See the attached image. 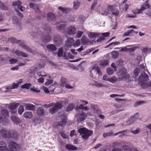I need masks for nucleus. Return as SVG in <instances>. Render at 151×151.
Segmentation results:
<instances>
[{
	"label": "nucleus",
	"instance_id": "obj_1",
	"mask_svg": "<svg viewBox=\"0 0 151 151\" xmlns=\"http://www.w3.org/2000/svg\"><path fill=\"white\" fill-rule=\"evenodd\" d=\"M63 102V101H60L56 103H51L48 104H45L44 105V107L46 108H48L53 106L49 110L50 113L52 114H53L57 112L59 109L62 108Z\"/></svg>",
	"mask_w": 151,
	"mask_h": 151
},
{
	"label": "nucleus",
	"instance_id": "obj_2",
	"mask_svg": "<svg viewBox=\"0 0 151 151\" xmlns=\"http://www.w3.org/2000/svg\"><path fill=\"white\" fill-rule=\"evenodd\" d=\"M78 132L80 135H82V137L85 139H87L90 136L92 135L93 133L92 130H89L84 127L80 128Z\"/></svg>",
	"mask_w": 151,
	"mask_h": 151
},
{
	"label": "nucleus",
	"instance_id": "obj_3",
	"mask_svg": "<svg viewBox=\"0 0 151 151\" xmlns=\"http://www.w3.org/2000/svg\"><path fill=\"white\" fill-rule=\"evenodd\" d=\"M87 117V114L82 111L81 112H76L75 116V118L77 121L79 122H81L85 120Z\"/></svg>",
	"mask_w": 151,
	"mask_h": 151
},
{
	"label": "nucleus",
	"instance_id": "obj_4",
	"mask_svg": "<svg viewBox=\"0 0 151 151\" xmlns=\"http://www.w3.org/2000/svg\"><path fill=\"white\" fill-rule=\"evenodd\" d=\"M127 70L124 67H122L119 70V71L117 73V75L119 76H123L122 80L123 79H128L130 77L129 74L127 73Z\"/></svg>",
	"mask_w": 151,
	"mask_h": 151
},
{
	"label": "nucleus",
	"instance_id": "obj_5",
	"mask_svg": "<svg viewBox=\"0 0 151 151\" xmlns=\"http://www.w3.org/2000/svg\"><path fill=\"white\" fill-rule=\"evenodd\" d=\"M53 42L57 46H60L63 42L61 36L58 34H56L54 35Z\"/></svg>",
	"mask_w": 151,
	"mask_h": 151
},
{
	"label": "nucleus",
	"instance_id": "obj_6",
	"mask_svg": "<svg viewBox=\"0 0 151 151\" xmlns=\"http://www.w3.org/2000/svg\"><path fill=\"white\" fill-rule=\"evenodd\" d=\"M9 147L10 150L11 151H19L20 150L19 145L14 142H10Z\"/></svg>",
	"mask_w": 151,
	"mask_h": 151
},
{
	"label": "nucleus",
	"instance_id": "obj_7",
	"mask_svg": "<svg viewBox=\"0 0 151 151\" xmlns=\"http://www.w3.org/2000/svg\"><path fill=\"white\" fill-rule=\"evenodd\" d=\"M18 137V134L16 131L12 129L9 130L8 139H12L14 140H17Z\"/></svg>",
	"mask_w": 151,
	"mask_h": 151
},
{
	"label": "nucleus",
	"instance_id": "obj_8",
	"mask_svg": "<svg viewBox=\"0 0 151 151\" xmlns=\"http://www.w3.org/2000/svg\"><path fill=\"white\" fill-rule=\"evenodd\" d=\"M76 29L73 26H70L68 27L66 31V33L70 35H74L76 33Z\"/></svg>",
	"mask_w": 151,
	"mask_h": 151
},
{
	"label": "nucleus",
	"instance_id": "obj_9",
	"mask_svg": "<svg viewBox=\"0 0 151 151\" xmlns=\"http://www.w3.org/2000/svg\"><path fill=\"white\" fill-rule=\"evenodd\" d=\"M74 42V40L72 37H69L67 39L65 44L64 48L66 50H67L68 49L70 48L73 45Z\"/></svg>",
	"mask_w": 151,
	"mask_h": 151
},
{
	"label": "nucleus",
	"instance_id": "obj_10",
	"mask_svg": "<svg viewBox=\"0 0 151 151\" xmlns=\"http://www.w3.org/2000/svg\"><path fill=\"white\" fill-rule=\"evenodd\" d=\"M42 41L44 43H47L50 41L51 40V36L48 32L43 35L41 37Z\"/></svg>",
	"mask_w": 151,
	"mask_h": 151
},
{
	"label": "nucleus",
	"instance_id": "obj_11",
	"mask_svg": "<svg viewBox=\"0 0 151 151\" xmlns=\"http://www.w3.org/2000/svg\"><path fill=\"white\" fill-rule=\"evenodd\" d=\"M66 120V117L64 115L63 118H62L61 121L57 123L56 125V127L57 128H59L60 126L61 127H64L65 124Z\"/></svg>",
	"mask_w": 151,
	"mask_h": 151
},
{
	"label": "nucleus",
	"instance_id": "obj_12",
	"mask_svg": "<svg viewBox=\"0 0 151 151\" xmlns=\"http://www.w3.org/2000/svg\"><path fill=\"white\" fill-rule=\"evenodd\" d=\"M112 6L111 5H108L106 9L102 8L101 12V13L102 15H107L109 14L110 11L112 8Z\"/></svg>",
	"mask_w": 151,
	"mask_h": 151
},
{
	"label": "nucleus",
	"instance_id": "obj_13",
	"mask_svg": "<svg viewBox=\"0 0 151 151\" xmlns=\"http://www.w3.org/2000/svg\"><path fill=\"white\" fill-rule=\"evenodd\" d=\"M19 105L18 103L12 104L9 106V108L11 110L12 114H15L16 113L17 111L16 109L17 107Z\"/></svg>",
	"mask_w": 151,
	"mask_h": 151
},
{
	"label": "nucleus",
	"instance_id": "obj_14",
	"mask_svg": "<svg viewBox=\"0 0 151 151\" xmlns=\"http://www.w3.org/2000/svg\"><path fill=\"white\" fill-rule=\"evenodd\" d=\"M148 75L144 72L141 74L139 78V80L141 82H143L145 81H147L148 79Z\"/></svg>",
	"mask_w": 151,
	"mask_h": 151
},
{
	"label": "nucleus",
	"instance_id": "obj_15",
	"mask_svg": "<svg viewBox=\"0 0 151 151\" xmlns=\"http://www.w3.org/2000/svg\"><path fill=\"white\" fill-rule=\"evenodd\" d=\"M19 46L27 50V51L30 53L32 52V50L31 48L29 46L27 45L22 41H21L20 43H19Z\"/></svg>",
	"mask_w": 151,
	"mask_h": 151
},
{
	"label": "nucleus",
	"instance_id": "obj_16",
	"mask_svg": "<svg viewBox=\"0 0 151 151\" xmlns=\"http://www.w3.org/2000/svg\"><path fill=\"white\" fill-rule=\"evenodd\" d=\"M137 115V113H136L133 116H131L129 118L127 121V124L130 125L133 124L137 119V117L136 116Z\"/></svg>",
	"mask_w": 151,
	"mask_h": 151
},
{
	"label": "nucleus",
	"instance_id": "obj_17",
	"mask_svg": "<svg viewBox=\"0 0 151 151\" xmlns=\"http://www.w3.org/2000/svg\"><path fill=\"white\" fill-rule=\"evenodd\" d=\"M1 135L4 138H8L9 134V130H7L5 128H1L0 131Z\"/></svg>",
	"mask_w": 151,
	"mask_h": 151
},
{
	"label": "nucleus",
	"instance_id": "obj_18",
	"mask_svg": "<svg viewBox=\"0 0 151 151\" xmlns=\"http://www.w3.org/2000/svg\"><path fill=\"white\" fill-rule=\"evenodd\" d=\"M11 118L12 122L16 124L19 125L21 122V120L15 116H11Z\"/></svg>",
	"mask_w": 151,
	"mask_h": 151
},
{
	"label": "nucleus",
	"instance_id": "obj_19",
	"mask_svg": "<svg viewBox=\"0 0 151 151\" xmlns=\"http://www.w3.org/2000/svg\"><path fill=\"white\" fill-rule=\"evenodd\" d=\"M46 48L48 51L50 52L55 51L57 49L55 45L53 44L47 45L46 46Z\"/></svg>",
	"mask_w": 151,
	"mask_h": 151
},
{
	"label": "nucleus",
	"instance_id": "obj_20",
	"mask_svg": "<svg viewBox=\"0 0 151 151\" xmlns=\"http://www.w3.org/2000/svg\"><path fill=\"white\" fill-rule=\"evenodd\" d=\"M91 107L93 110L94 112L99 114L101 113V111L100 109L99 106L96 105L91 104Z\"/></svg>",
	"mask_w": 151,
	"mask_h": 151
},
{
	"label": "nucleus",
	"instance_id": "obj_21",
	"mask_svg": "<svg viewBox=\"0 0 151 151\" xmlns=\"http://www.w3.org/2000/svg\"><path fill=\"white\" fill-rule=\"evenodd\" d=\"M0 151H9L6 144L4 142H0Z\"/></svg>",
	"mask_w": 151,
	"mask_h": 151
},
{
	"label": "nucleus",
	"instance_id": "obj_22",
	"mask_svg": "<svg viewBox=\"0 0 151 151\" xmlns=\"http://www.w3.org/2000/svg\"><path fill=\"white\" fill-rule=\"evenodd\" d=\"M122 151H137L136 148H133L132 149L129 146L124 145L122 147Z\"/></svg>",
	"mask_w": 151,
	"mask_h": 151
},
{
	"label": "nucleus",
	"instance_id": "obj_23",
	"mask_svg": "<svg viewBox=\"0 0 151 151\" xmlns=\"http://www.w3.org/2000/svg\"><path fill=\"white\" fill-rule=\"evenodd\" d=\"M122 78L120 77L117 78L115 76H114L111 78H109L108 81L114 83L116 82L122 80Z\"/></svg>",
	"mask_w": 151,
	"mask_h": 151
},
{
	"label": "nucleus",
	"instance_id": "obj_24",
	"mask_svg": "<svg viewBox=\"0 0 151 151\" xmlns=\"http://www.w3.org/2000/svg\"><path fill=\"white\" fill-rule=\"evenodd\" d=\"M58 9L61 10L63 13L65 14H68L71 11V9L70 8H68L66 7H63L61 6H60Z\"/></svg>",
	"mask_w": 151,
	"mask_h": 151
},
{
	"label": "nucleus",
	"instance_id": "obj_25",
	"mask_svg": "<svg viewBox=\"0 0 151 151\" xmlns=\"http://www.w3.org/2000/svg\"><path fill=\"white\" fill-rule=\"evenodd\" d=\"M37 115L40 116H42L45 114V111L42 107H39L37 110Z\"/></svg>",
	"mask_w": 151,
	"mask_h": 151
},
{
	"label": "nucleus",
	"instance_id": "obj_26",
	"mask_svg": "<svg viewBox=\"0 0 151 151\" xmlns=\"http://www.w3.org/2000/svg\"><path fill=\"white\" fill-rule=\"evenodd\" d=\"M65 148L69 150H75L78 149V147L70 144H67Z\"/></svg>",
	"mask_w": 151,
	"mask_h": 151
},
{
	"label": "nucleus",
	"instance_id": "obj_27",
	"mask_svg": "<svg viewBox=\"0 0 151 151\" xmlns=\"http://www.w3.org/2000/svg\"><path fill=\"white\" fill-rule=\"evenodd\" d=\"M1 114L3 115V116L0 117V119L2 120V119L4 118L6 116H8V112L7 110L5 109H3L1 110Z\"/></svg>",
	"mask_w": 151,
	"mask_h": 151
},
{
	"label": "nucleus",
	"instance_id": "obj_28",
	"mask_svg": "<svg viewBox=\"0 0 151 151\" xmlns=\"http://www.w3.org/2000/svg\"><path fill=\"white\" fill-rule=\"evenodd\" d=\"M25 108L27 110H34L35 108V106L31 104H25Z\"/></svg>",
	"mask_w": 151,
	"mask_h": 151
},
{
	"label": "nucleus",
	"instance_id": "obj_29",
	"mask_svg": "<svg viewBox=\"0 0 151 151\" xmlns=\"http://www.w3.org/2000/svg\"><path fill=\"white\" fill-rule=\"evenodd\" d=\"M48 19L51 20L52 21H55L56 20L55 16L54 14L52 13H49L47 14Z\"/></svg>",
	"mask_w": 151,
	"mask_h": 151
},
{
	"label": "nucleus",
	"instance_id": "obj_30",
	"mask_svg": "<svg viewBox=\"0 0 151 151\" xmlns=\"http://www.w3.org/2000/svg\"><path fill=\"white\" fill-rule=\"evenodd\" d=\"M8 41L14 43L15 42L16 43H18L19 45L21 40H17L14 37L9 38L8 39Z\"/></svg>",
	"mask_w": 151,
	"mask_h": 151
},
{
	"label": "nucleus",
	"instance_id": "obj_31",
	"mask_svg": "<svg viewBox=\"0 0 151 151\" xmlns=\"http://www.w3.org/2000/svg\"><path fill=\"white\" fill-rule=\"evenodd\" d=\"M150 8V5L148 3H146L143 4L140 8V10L143 11L147 9H149Z\"/></svg>",
	"mask_w": 151,
	"mask_h": 151
},
{
	"label": "nucleus",
	"instance_id": "obj_32",
	"mask_svg": "<svg viewBox=\"0 0 151 151\" xmlns=\"http://www.w3.org/2000/svg\"><path fill=\"white\" fill-rule=\"evenodd\" d=\"M67 80L66 78L62 77L60 80V86L62 87H64L67 83Z\"/></svg>",
	"mask_w": 151,
	"mask_h": 151
},
{
	"label": "nucleus",
	"instance_id": "obj_33",
	"mask_svg": "<svg viewBox=\"0 0 151 151\" xmlns=\"http://www.w3.org/2000/svg\"><path fill=\"white\" fill-rule=\"evenodd\" d=\"M127 131V130H122L119 132L116 133L114 135L116 136L119 135V137H122L124 136L125 135L124 133Z\"/></svg>",
	"mask_w": 151,
	"mask_h": 151
},
{
	"label": "nucleus",
	"instance_id": "obj_34",
	"mask_svg": "<svg viewBox=\"0 0 151 151\" xmlns=\"http://www.w3.org/2000/svg\"><path fill=\"white\" fill-rule=\"evenodd\" d=\"M100 35V34L97 33H90L88 35L89 37L90 38H96Z\"/></svg>",
	"mask_w": 151,
	"mask_h": 151
},
{
	"label": "nucleus",
	"instance_id": "obj_35",
	"mask_svg": "<svg viewBox=\"0 0 151 151\" xmlns=\"http://www.w3.org/2000/svg\"><path fill=\"white\" fill-rule=\"evenodd\" d=\"M24 116L26 118L31 119L32 117V115L31 112L28 111L24 113Z\"/></svg>",
	"mask_w": 151,
	"mask_h": 151
},
{
	"label": "nucleus",
	"instance_id": "obj_36",
	"mask_svg": "<svg viewBox=\"0 0 151 151\" xmlns=\"http://www.w3.org/2000/svg\"><path fill=\"white\" fill-rule=\"evenodd\" d=\"M109 61L107 60H103L100 61L99 64L101 66L104 67L108 65Z\"/></svg>",
	"mask_w": 151,
	"mask_h": 151
},
{
	"label": "nucleus",
	"instance_id": "obj_37",
	"mask_svg": "<svg viewBox=\"0 0 151 151\" xmlns=\"http://www.w3.org/2000/svg\"><path fill=\"white\" fill-rule=\"evenodd\" d=\"M111 10L113 14L116 16H117L119 15V12L117 9L116 8L111 9Z\"/></svg>",
	"mask_w": 151,
	"mask_h": 151
},
{
	"label": "nucleus",
	"instance_id": "obj_38",
	"mask_svg": "<svg viewBox=\"0 0 151 151\" xmlns=\"http://www.w3.org/2000/svg\"><path fill=\"white\" fill-rule=\"evenodd\" d=\"M95 83L94 84V86L97 87H107V86L106 85L102 83H98L96 81H94Z\"/></svg>",
	"mask_w": 151,
	"mask_h": 151
},
{
	"label": "nucleus",
	"instance_id": "obj_39",
	"mask_svg": "<svg viewBox=\"0 0 151 151\" xmlns=\"http://www.w3.org/2000/svg\"><path fill=\"white\" fill-rule=\"evenodd\" d=\"M22 4V2L19 0L16 1L12 3V5L14 6H17L18 8H19L20 5Z\"/></svg>",
	"mask_w": 151,
	"mask_h": 151
},
{
	"label": "nucleus",
	"instance_id": "obj_40",
	"mask_svg": "<svg viewBox=\"0 0 151 151\" xmlns=\"http://www.w3.org/2000/svg\"><path fill=\"white\" fill-rule=\"evenodd\" d=\"M74 107V105L72 104L68 105L66 110L67 111H69L72 110Z\"/></svg>",
	"mask_w": 151,
	"mask_h": 151
},
{
	"label": "nucleus",
	"instance_id": "obj_41",
	"mask_svg": "<svg viewBox=\"0 0 151 151\" xmlns=\"http://www.w3.org/2000/svg\"><path fill=\"white\" fill-rule=\"evenodd\" d=\"M111 54L112 58L114 59L117 58L119 55V53L116 51H113Z\"/></svg>",
	"mask_w": 151,
	"mask_h": 151
},
{
	"label": "nucleus",
	"instance_id": "obj_42",
	"mask_svg": "<svg viewBox=\"0 0 151 151\" xmlns=\"http://www.w3.org/2000/svg\"><path fill=\"white\" fill-rule=\"evenodd\" d=\"M31 86V84L30 83H27L22 85L21 86V88L22 89L25 88L29 89Z\"/></svg>",
	"mask_w": 151,
	"mask_h": 151
},
{
	"label": "nucleus",
	"instance_id": "obj_43",
	"mask_svg": "<svg viewBox=\"0 0 151 151\" xmlns=\"http://www.w3.org/2000/svg\"><path fill=\"white\" fill-rule=\"evenodd\" d=\"M133 31H134V30L133 29H131L125 32L123 35V37H125L127 36H129L130 34H131V33H132V32Z\"/></svg>",
	"mask_w": 151,
	"mask_h": 151
},
{
	"label": "nucleus",
	"instance_id": "obj_44",
	"mask_svg": "<svg viewBox=\"0 0 151 151\" xmlns=\"http://www.w3.org/2000/svg\"><path fill=\"white\" fill-rule=\"evenodd\" d=\"M0 7L3 10L6 11L8 10V7L6 6L3 3L0 1Z\"/></svg>",
	"mask_w": 151,
	"mask_h": 151
},
{
	"label": "nucleus",
	"instance_id": "obj_45",
	"mask_svg": "<svg viewBox=\"0 0 151 151\" xmlns=\"http://www.w3.org/2000/svg\"><path fill=\"white\" fill-rule=\"evenodd\" d=\"M106 71L107 73L109 75H112L114 73V70L111 68H107Z\"/></svg>",
	"mask_w": 151,
	"mask_h": 151
},
{
	"label": "nucleus",
	"instance_id": "obj_46",
	"mask_svg": "<svg viewBox=\"0 0 151 151\" xmlns=\"http://www.w3.org/2000/svg\"><path fill=\"white\" fill-rule=\"evenodd\" d=\"M81 42L83 45H86L88 43V39L86 38V37H84L83 36L81 38Z\"/></svg>",
	"mask_w": 151,
	"mask_h": 151
},
{
	"label": "nucleus",
	"instance_id": "obj_47",
	"mask_svg": "<svg viewBox=\"0 0 151 151\" xmlns=\"http://www.w3.org/2000/svg\"><path fill=\"white\" fill-rule=\"evenodd\" d=\"M83 106L82 104H80L79 106H77L76 107V109L77 111V112H81L80 111V110H83Z\"/></svg>",
	"mask_w": 151,
	"mask_h": 151
},
{
	"label": "nucleus",
	"instance_id": "obj_48",
	"mask_svg": "<svg viewBox=\"0 0 151 151\" xmlns=\"http://www.w3.org/2000/svg\"><path fill=\"white\" fill-rule=\"evenodd\" d=\"M92 70H94V71H96L97 73L99 74L100 73V70L99 68L98 67H95L93 66L92 69Z\"/></svg>",
	"mask_w": 151,
	"mask_h": 151
},
{
	"label": "nucleus",
	"instance_id": "obj_49",
	"mask_svg": "<svg viewBox=\"0 0 151 151\" xmlns=\"http://www.w3.org/2000/svg\"><path fill=\"white\" fill-rule=\"evenodd\" d=\"M146 102L144 101H138L136 102L134 105V106L135 107H136L139 105H141L143 103H145Z\"/></svg>",
	"mask_w": 151,
	"mask_h": 151
},
{
	"label": "nucleus",
	"instance_id": "obj_50",
	"mask_svg": "<svg viewBox=\"0 0 151 151\" xmlns=\"http://www.w3.org/2000/svg\"><path fill=\"white\" fill-rule=\"evenodd\" d=\"M81 45V42L79 39H77L75 42H74L73 46L74 47H76L79 46Z\"/></svg>",
	"mask_w": 151,
	"mask_h": 151
},
{
	"label": "nucleus",
	"instance_id": "obj_51",
	"mask_svg": "<svg viewBox=\"0 0 151 151\" xmlns=\"http://www.w3.org/2000/svg\"><path fill=\"white\" fill-rule=\"evenodd\" d=\"M65 27V24H60L57 26V29L58 30H62L64 29Z\"/></svg>",
	"mask_w": 151,
	"mask_h": 151
},
{
	"label": "nucleus",
	"instance_id": "obj_52",
	"mask_svg": "<svg viewBox=\"0 0 151 151\" xmlns=\"http://www.w3.org/2000/svg\"><path fill=\"white\" fill-rule=\"evenodd\" d=\"M113 131H111L108 132L104 133L103 134V136L104 138L106 137L107 136H109L113 135Z\"/></svg>",
	"mask_w": 151,
	"mask_h": 151
},
{
	"label": "nucleus",
	"instance_id": "obj_53",
	"mask_svg": "<svg viewBox=\"0 0 151 151\" xmlns=\"http://www.w3.org/2000/svg\"><path fill=\"white\" fill-rule=\"evenodd\" d=\"M24 110L23 106L22 105H21L18 109V113L20 115L22 114V112L24 111Z\"/></svg>",
	"mask_w": 151,
	"mask_h": 151
},
{
	"label": "nucleus",
	"instance_id": "obj_54",
	"mask_svg": "<svg viewBox=\"0 0 151 151\" xmlns=\"http://www.w3.org/2000/svg\"><path fill=\"white\" fill-rule=\"evenodd\" d=\"M74 4L73 7L74 9H77L80 6V2L77 1L76 2H74Z\"/></svg>",
	"mask_w": 151,
	"mask_h": 151
},
{
	"label": "nucleus",
	"instance_id": "obj_55",
	"mask_svg": "<svg viewBox=\"0 0 151 151\" xmlns=\"http://www.w3.org/2000/svg\"><path fill=\"white\" fill-rule=\"evenodd\" d=\"M97 2L98 1L97 0H94L93 1V3L91 6V10L94 9L96 7L97 4Z\"/></svg>",
	"mask_w": 151,
	"mask_h": 151
},
{
	"label": "nucleus",
	"instance_id": "obj_56",
	"mask_svg": "<svg viewBox=\"0 0 151 151\" xmlns=\"http://www.w3.org/2000/svg\"><path fill=\"white\" fill-rule=\"evenodd\" d=\"M116 64L117 66H122L123 65V61L122 60H119L117 61Z\"/></svg>",
	"mask_w": 151,
	"mask_h": 151
},
{
	"label": "nucleus",
	"instance_id": "obj_57",
	"mask_svg": "<svg viewBox=\"0 0 151 151\" xmlns=\"http://www.w3.org/2000/svg\"><path fill=\"white\" fill-rule=\"evenodd\" d=\"M122 145L121 143L119 142H115L113 144V147H121Z\"/></svg>",
	"mask_w": 151,
	"mask_h": 151
},
{
	"label": "nucleus",
	"instance_id": "obj_58",
	"mask_svg": "<svg viewBox=\"0 0 151 151\" xmlns=\"http://www.w3.org/2000/svg\"><path fill=\"white\" fill-rule=\"evenodd\" d=\"M83 32L80 31H78L77 35H76V37L77 38L81 37L83 35Z\"/></svg>",
	"mask_w": 151,
	"mask_h": 151
},
{
	"label": "nucleus",
	"instance_id": "obj_59",
	"mask_svg": "<svg viewBox=\"0 0 151 151\" xmlns=\"http://www.w3.org/2000/svg\"><path fill=\"white\" fill-rule=\"evenodd\" d=\"M15 10L16 12L17 13V14H18V15L20 17V18H22L23 17V14L21 12H20L17 9H16V8H15Z\"/></svg>",
	"mask_w": 151,
	"mask_h": 151
},
{
	"label": "nucleus",
	"instance_id": "obj_60",
	"mask_svg": "<svg viewBox=\"0 0 151 151\" xmlns=\"http://www.w3.org/2000/svg\"><path fill=\"white\" fill-rule=\"evenodd\" d=\"M10 63L11 64H13L16 63L18 62V60L16 59H12L9 60Z\"/></svg>",
	"mask_w": 151,
	"mask_h": 151
},
{
	"label": "nucleus",
	"instance_id": "obj_61",
	"mask_svg": "<svg viewBox=\"0 0 151 151\" xmlns=\"http://www.w3.org/2000/svg\"><path fill=\"white\" fill-rule=\"evenodd\" d=\"M63 52V49L62 48H60L58 53V56L59 57H61L62 56Z\"/></svg>",
	"mask_w": 151,
	"mask_h": 151
},
{
	"label": "nucleus",
	"instance_id": "obj_62",
	"mask_svg": "<svg viewBox=\"0 0 151 151\" xmlns=\"http://www.w3.org/2000/svg\"><path fill=\"white\" fill-rule=\"evenodd\" d=\"M140 131V129L139 128H138L136 130H134V131H131V132L134 134H136L139 133Z\"/></svg>",
	"mask_w": 151,
	"mask_h": 151
},
{
	"label": "nucleus",
	"instance_id": "obj_63",
	"mask_svg": "<svg viewBox=\"0 0 151 151\" xmlns=\"http://www.w3.org/2000/svg\"><path fill=\"white\" fill-rule=\"evenodd\" d=\"M53 83V80H47V81L45 83L46 86H48Z\"/></svg>",
	"mask_w": 151,
	"mask_h": 151
},
{
	"label": "nucleus",
	"instance_id": "obj_64",
	"mask_svg": "<svg viewBox=\"0 0 151 151\" xmlns=\"http://www.w3.org/2000/svg\"><path fill=\"white\" fill-rule=\"evenodd\" d=\"M139 47L138 46H136L133 47L128 48V50L129 52H132L135 51L137 48Z\"/></svg>",
	"mask_w": 151,
	"mask_h": 151
}]
</instances>
